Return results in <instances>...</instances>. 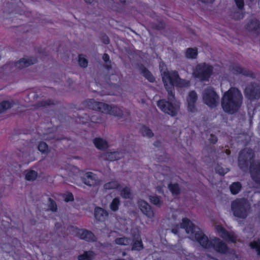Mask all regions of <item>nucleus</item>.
<instances>
[{
	"instance_id": "obj_1",
	"label": "nucleus",
	"mask_w": 260,
	"mask_h": 260,
	"mask_svg": "<svg viewBox=\"0 0 260 260\" xmlns=\"http://www.w3.org/2000/svg\"><path fill=\"white\" fill-rule=\"evenodd\" d=\"M168 218L173 221L181 219V226L185 228L186 232L190 234V238L197 241L205 248L219 253H225L228 252V247L224 242L216 237H213L209 240L208 237L199 229L195 228L189 219L184 217V213L181 210L175 209L170 211Z\"/></svg>"
},
{
	"instance_id": "obj_2",
	"label": "nucleus",
	"mask_w": 260,
	"mask_h": 260,
	"mask_svg": "<svg viewBox=\"0 0 260 260\" xmlns=\"http://www.w3.org/2000/svg\"><path fill=\"white\" fill-rule=\"evenodd\" d=\"M159 68L164 85L168 90L169 94L173 93L174 86L178 88H184L189 85V82L180 78L176 72H169L164 63H160Z\"/></svg>"
},
{
	"instance_id": "obj_3",
	"label": "nucleus",
	"mask_w": 260,
	"mask_h": 260,
	"mask_svg": "<svg viewBox=\"0 0 260 260\" xmlns=\"http://www.w3.org/2000/svg\"><path fill=\"white\" fill-rule=\"evenodd\" d=\"M84 104L89 109L98 110L103 114L113 116L117 119L124 118V114L123 111L116 105L98 102L92 99L85 101Z\"/></svg>"
},
{
	"instance_id": "obj_4",
	"label": "nucleus",
	"mask_w": 260,
	"mask_h": 260,
	"mask_svg": "<svg viewBox=\"0 0 260 260\" xmlns=\"http://www.w3.org/2000/svg\"><path fill=\"white\" fill-rule=\"evenodd\" d=\"M242 100V96L240 91L237 88H231L223 94L222 108L225 112L233 113L238 109Z\"/></svg>"
},
{
	"instance_id": "obj_5",
	"label": "nucleus",
	"mask_w": 260,
	"mask_h": 260,
	"mask_svg": "<svg viewBox=\"0 0 260 260\" xmlns=\"http://www.w3.org/2000/svg\"><path fill=\"white\" fill-rule=\"evenodd\" d=\"M169 95V101L160 100L157 102V106L164 113L171 116H175L179 110L180 104L175 100L173 93Z\"/></svg>"
},
{
	"instance_id": "obj_6",
	"label": "nucleus",
	"mask_w": 260,
	"mask_h": 260,
	"mask_svg": "<svg viewBox=\"0 0 260 260\" xmlns=\"http://www.w3.org/2000/svg\"><path fill=\"white\" fill-rule=\"evenodd\" d=\"M232 209L235 216L244 218L249 209V205L244 200H237L232 204Z\"/></svg>"
},
{
	"instance_id": "obj_7",
	"label": "nucleus",
	"mask_w": 260,
	"mask_h": 260,
	"mask_svg": "<svg viewBox=\"0 0 260 260\" xmlns=\"http://www.w3.org/2000/svg\"><path fill=\"white\" fill-rule=\"evenodd\" d=\"M213 68L208 64H200L196 67L192 72L195 78L201 80H207L213 74Z\"/></svg>"
},
{
	"instance_id": "obj_8",
	"label": "nucleus",
	"mask_w": 260,
	"mask_h": 260,
	"mask_svg": "<svg viewBox=\"0 0 260 260\" xmlns=\"http://www.w3.org/2000/svg\"><path fill=\"white\" fill-rule=\"evenodd\" d=\"M203 99L204 103L211 107L215 106L219 101L218 96L212 88H208L204 91Z\"/></svg>"
},
{
	"instance_id": "obj_9",
	"label": "nucleus",
	"mask_w": 260,
	"mask_h": 260,
	"mask_svg": "<svg viewBox=\"0 0 260 260\" xmlns=\"http://www.w3.org/2000/svg\"><path fill=\"white\" fill-rule=\"evenodd\" d=\"M215 229L216 233L222 238L230 242H236L237 240L236 236L234 234L227 232L221 225L216 224L215 226Z\"/></svg>"
},
{
	"instance_id": "obj_10",
	"label": "nucleus",
	"mask_w": 260,
	"mask_h": 260,
	"mask_svg": "<svg viewBox=\"0 0 260 260\" xmlns=\"http://www.w3.org/2000/svg\"><path fill=\"white\" fill-rule=\"evenodd\" d=\"M38 61V58L35 56H26L16 62L15 66L17 69H21L36 63Z\"/></svg>"
},
{
	"instance_id": "obj_11",
	"label": "nucleus",
	"mask_w": 260,
	"mask_h": 260,
	"mask_svg": "<svg viewBox=\"0 0 260 260\" xmlns=\"http://www.w3.org/2000/svg\"><path fill=\"white\" fill-rule=\"evenodd\" d=\"M197 99V95L195 92L191 91L188 93L186 98L187 107L188 112L192 113L196 111V103Z\"/></svg>"
},
{
	"instance_id": "obj_12",
	"label": "nucleus",
	"mask_w": 260,
	"mask_h": 260,
	"mask_svg": "<svg viewBox=\"0 0 260 260\" xmlns=\"http://www.w3.org/2000/svg\"><path fill=\"white\" fill-rule=\"evenodd\" d=\"M83 181L87 185L94 186L99 183L100 180L93 173L86 172L83 177Z\"/></svg>"
},
{
	"instance_id": "obj_13",
	"label": "nucleus",
	"mask_w": 260,
	"mask_h": 260,
	"mask_svg": "<svg viewBox=\"0 0 260 260\" xmlns=\"http://www.w3.org/2000/svg\"><path fill=\"white\" fill-rule=\"evenodd\" d=\"M138 205L141 211L148 218H151L154 216V212L150 206L143 200H139Z\"/></svg>"
},
{
	"instance_id": "obj_14",
	"label": "nucleus",
	"mask_w": 260,
	"mask_h": 260,
	"mask_svg": "<svg viewBox=\"0 0 260 260\" xmlns=\"http://www.w3.org/2000/svg\"><path fill=\"white\" fill-rule=\"evenodd\" d=\"M108 213L103 209L96 207L94 210V217L96 222H104L108 218Z\"/></svg>"
},
{
	"instance_id": "obj_15",
	"label": "nucleus",
	"mask_w": 260,
	"mask_h": 260,
	"mask_svg": "<svg viewBox=\"0 0 260 260\" xmlns=\"http://www.w3.org/2000/svg\"><path fill=\"white\" fill-rule=\"evenodd\" d=\"M77 234L80 238L88 241H94L96 240V237L93 234L87 230H79Z\"/></svg>"
},
{
	"instance_id": "obj_16",
	"label": "nucleus",
	"mask_w": 260,
	"mask_h": 260,
	"mask_svg": "<svg viewBox=\"0 0 260 260\" xmlns=\"http://www.w3.org/2000/svg\"><path fill=\"white\" fill-rule=\"evenodd\" d=\"M246 28L250 31L258 32L260 23L256 19H252L248 23Z\"/></svg>"
},
{
	"instance_id": "obj_17",
	"label": "nucleus",
	"mask_w": 260,
	"mask_h": 260,
	"mask_svg": "<svg viewBox=\"0 0 260 260\" xmlns=\"http://www.w3.org/2000/svg\"><path fill=\"white\" fill-rule=\"evenodd\" d=\"M168 188L173 196H178L181 191L179 184L176 182H171L168 184Z\"/></svg>"
},
{
	"instance_id": "obj_18",
	"label": "nucleus",
	"mask_w": 260,
	"mask_h": 260,
	"mask_svg": "<svg viewBox=\"0 0 260 260\" xmlns=\"http://www.w3.org/2000/svg\"><path fill=\"white\" fill-rule=\"evenodd\" d=\"M24 175L26 181H33L37 178L38 174L35 171L27 170L24 172Z\"/></svg>"
},
{
	"instance_id": "obj_19",
	"label": "nucleus",
	"mask_w": 260,
	"mask_h": 260,
	"mask_svg": "<svg viewBox=\"0 0 260 260\" xmlns=\"http://www.w3.org/2000/svg\"><path fill=\"white\" fill-rule=\"evenodd\" d=\"M93 143L95 146L99 149L103 150L107 148L108 146L106 140L100 138L94 139Z\"/></svg>"
},
{
	"instance_id": "obj_20",
	"label": "nucleus",
	"mask_w": 260,
	"mask_h": 260,
	"mask_svg": "<svg viewBox=\"0 0 260 260\" xmlns=\"http://www.w3.org/2000/svg\"><path fill=\"white\" fill-rule=\"evenodd\" d=\"M141 238L139 234L135 237V240L132 245L133 250H140L143 248Z\"/></svg>"
},
{
	"instance_id": "obj_21",
	"label": "nucleus",
	"mask_w": 260,
	"mask_h": 260,
	"mask_svg": "<svg viewBox=\"0 0 260 260\" xmlns=\"http://www.w3.org/2000/svg\"><path fill=\"white\" fill-rule=\"evenodd\" d=\"M118 190L120 192V195L123 198L129 199L132 197L131 191L127 187L120 186Z\"/></svg>"
},
{
	"instance_id": "obj_22",
	"label": "nucleus",
	"mask_w": 260,
	"mask_h": 260,
	"mask_svg": "<svg viewBox=\"0 0 260 260\" xmlns=\"http://www.w3.org/2000/svg\"><path fill=\"white\" fill-rule=\"evenodd\" d=\"M198 55V50L196 48H189L185 52V56L190 59L195 58Z\"/></svg>"
},
{
	"instance_id": "obj_23",
	"label": "nucleus",
	"mask_w": 260,
	"mask_h": 260,
	"mask_svg": "<svg viewBox=\"0 0 260 260\" xmlns=\"http://www.w3.org/2000/svg\"><path fill=\"white\" fill-rule=\"evenodd\" d=\"M38 149L42 154H47L50 151V148L45 142H40L38 146Z\"/></svg>"
},
{
	"instance_id": "obj_24",
	"label": "nucleus",
	"mask_w": 260,
	"mask_h": 260,
	"mask_svg": "<svg viewBox=\"0 0 260 260\" xmlns=\"http://www.w3.org/2000/svg\"><path fill=\"white\" fill-rule=\"evenodd\" d=\"M94 256V253L92 251H85L79 256V259L80 260H90L93 258Z\"/></svg>"
},
{
	"instance_id": "obj_25",
	"label": "nucleus",
	"mask_w": 260,
	"mask_h": 260,
	"mask_svg": "<svg viewBox=\"0 0 260 260\" xmlns=\"http://www.w3.org/2000/svg\"><path fill=\"white\" fill-rule=\"evenodd\" d=\"M114 242L115 244L118 245H127L130 243L131 240L127 238L122 237L117 238L115 239Z\"/></svg>"
},
{
	"instance_id": "obj_26",
	"label": "nucleus",
	"mask_w": 260,
	"mask_h": 260,
	"mask_svg": "<svg viewBox=\"0 0 260 260\" xmlns=\"http://www.w3.org/2000/svg\"><path fill=\"white\" fill-rule=\"evenodd\" d=\"M119 186L120 185L118 184V183L115 181L109 182L104 185V188L107 190L115 188L118 189Z\"/></svg>"
},
{
	"instance_id": "obj_27",
	"label": "nucleus",
	"mask_w": 260,
	"mask_h": 260,
	"mask_svg": "<svg viewBox=\"0 0 260 260\" xmlns=\"http://www.w3.org/2000/svg\"><path fill=\"white\" fill-rule=\"evenodd\" d=\"M149 200L151 203L156 206H160L162 204L161 199L156 196H150Z\"/></svg>"
},
{
	"instance_id": "obj_28",
	"label": "nucleus",
	"mask_w": 260,
	"mask_h": 260,
	"mask_svg": "<svg viewBox=\"0 0 260 260\" xmlns=\"http://www.w3.org/2000/svg\"><path fill=\"white\" fill-rule=\"evenodd\" d=\"M118 154L116 152H108L105 154V158L109 160H114L119 158Z\"/></svg>"
},
{
	"instance_id": "obj_29",
	"label": "nucleus",
	"mask_w": 260,
	"mask_h": 260,
	"mask_svg": "<svg viewBox=\"0 0 260 260\" xmlns=\"http://www.w3.org/2000/svg\"><path fill=\"white\" fill-rule=\"evenodd\" d=\"M231 191L233 194L237 193L241 189V185L239 183H234L230 187Z\"/></svg>"
},
{
	"instance_id": "obj_30",
	"label": "nucleus",
	"mask_w": 260,
	"mask_h": 260,
	"mask_svg": "<svg viewBox=\"0 0 260 260\" xmlns=\"http://www.w3.org/2000/svg\"><path fill=\"white\" fill-rule=\"evenodd\" d=\"M78 62L79 65L85 68L88 65V61L86 57L83 55H80L78 57Z\"/></svg>"
},
{
	"instance_id": "obj_31",
	"label": "nucleus",
	"mask_w": 260,
	"mask_h": 260,
	"mask_svg": "<svg viewBox=\"0 0 260 260\" xmlns=\"http://www.w3.org/2000/svg\"><path fill=\"white\" fill-rule=\"evenodd\" d=\"M119 204V200L118 198H115L110 204V208L112 210L115 211L118 210Z\"/></svg>"
},
{
	"instance_id": "obj_32",
	"label": "nucleus",
	"mask_w": 260,
	"mask_h": 260,
	"mask_svg": "<svg viewBox=\"0 0 260 260\" xmlns=\"http://www.w3.org/2000/svg\"><path fill=\"white\" fill-rule=\"evenodd\" d=\"M11 107V103L8 101H3L0 103V113L4 112Z\"/></svg>"
},
{
	"instance_id": "obj_33",
	"label": "nucleus",
	"mask_w": 260,
	"mask_h": 260,
	"mask_svg": "<svg viewBox=\"0 0 260 260\" xmlns=\"http://www.w3.org/2000/svg\"><path fill=\"white\" fill-rule=\"evenodd\" d=\"M141 133L144 136L150 138L153 136V134L151 131L146 127H143L141 129Z\"/></svg>"
},
{
	"instance_id": "obj_34",
	"label": "nucleus",
	"mask_w": 260,
	"mask_h": 260,
	"mask_svg": "<svg viewBox=\"0 0 260 260\" xmlns=\"http://www.w3.org/2000/svg\"><path fill=\"white\" fill-rule=\"evenodd\" d=\"M250 246L252 248L255 249L258 254L260 255V242L258 240L251 243Z\"/></svg>"
},
{
	"instance_id": "obj_35",
	"label": "nucleus",
	"mask_w": 260,
	"mask_h": 260,
	"mask_svg": "<svg viewBox=\"0 0 260 260\" xmlns=\"http://www.w3.org/2000/svg\"><path fill=\"white\" fill-rule=\"evenodd\" d=\"M144 76H145L149 81L153 82L154 78L152 75L147 70L144 69L142 71Z\"/></svg>"
},
{
	"instance_id": "obj_36",
	"label": "nucleus",
	"mask_w": 260,
	"mask_h": 260,
	"mask_svg": "<svg viewBox=\"0 0 260 260\" xmlns=\"http://www.w3.org/2000/svg\"><path fill=\"white\" fill-rule=\"evenodd\" d=\"M236 74H242L243 75H246V71H244L240 67H236V70L235 71Z\"/></svg>"
},
{
	"instance_id": "obj_37",
	"label": "nucleus",
	"mask_w": 260,
	"mask_h": 260,
	"mask_svg": "<svg viewBox=\"0 0 260 260\" xmlns=\"http://www.w3.org/2000/svg\"><path fill=\"white\" fill-rule=\"evenodd\" d=\"M235 1L239 8L241 9L243 7V0H235Z\"/></svg>"
},
{
	"instance_id": "obj_38",
	"label": "nucleus",
	"mask_w": 260,
	"mask_h": 260,
	"mask_svg": "<svg viewBox=\"0 0 260 260\" xmlns=\"http://www.w3.org/2000/svg\"><path fill=\"white\" fill-rule=\"evenodd\" d=\"M74 199L72 193H68L66 195L64 200L66 202H70L73 201Z\"/></svg>"
},
{
	"instance_id": "obj_39",
	"label": "nucleus",
	"mask_w": 260,
	"mask_h": 260,
	"mask_svg": "<svg viewBox=\"0 0 260 260\" xmlns=\"http://www.w3.org/2000/svg\"><path fill=\"white\" fill-rule=\"evenodd\" d=\"M165 185L163 184L162 185H158L156 186V189L159 192H162L164 190V188L165 187Z\"/></svg>"
},
{
	"instance_id": "obj_40",
	"label": "nucleus",
	"mask_w": 260,
	"mask_h": 260,
	"mask_svg": "<svg viewBox=\"0 0 260 260\" xmlns=\"http://www.w3.org/2000/svg\"><path fill=\"white\" fill-rule=\"evenodd\" d=\"M70 168L75 173H77L79 171V169L74 166H70Z\"/></svg>"
},
{
	"instance_id": "obj_41",
	"label": "nucleus",
	"mask_w": 260,
	"mask_h": 260,
	"mask_svg": "<svg viewBox=\"0 0 260 260\" xmlns=\"http://www.w3.org/2000/svg\"><path fill=\"white\" fill-rule=\"evenodd\" d=\"M103 59L105 61H108L109 59V57L107 54H104L103 56Z\"/></svg>"
},
{
	"instance_id": "obj_42",
	"label": "nucleus",
	"mask_w": 260,
	"mask_h": 260,
	"mask_svg": "<svg viewBox=\"0 0 260 260\" xmlns=\"http://www.w3.org/2000/svg\"><path fill=\"white\" fill-rule=\"evenodd\" d=\"M85 2L87 3H91L92 2L93 0H84Z\"/></svg>"
},
{
	"instance_id": "obj_43",
	"label": "nucleus",
	"mask_w": 260,
	"mask_h": 260,
	"mask_svg": "<svg viewBox=\"0 0 260 260\" xmlns=\"http://www.w3.org/2000/svg\"><path fill=\"white\" fill-rule=\"evenodd\" d=\"M216 141H217L216 138L215 137H214V138H213V140H212V142L213 143H214V142H215Z\"/></svg>"
},
{
	"instance_id": "obj_44",
	"label": "nucleus",
	"mask_w": 260,
	"mask_h": 260,
	"mask_svg": "<svg viewBox=\"0 0 260 260\" xmlns=\"http://www.w3.org/2000/svg\"><path fill=\"white\" fill-rule=\"evenodd\" d=\"M228 172V171H226V172H219V173L221 174H224L225 173H226V172Z\"/></svg>"
},
{
	"instance_id": "obj_45",
	"label": "nucleus",
	"mask_w": 260,
	"mask_h": 260,
	"mask_svg": "<svg viewBox=\"0 0 260 260\" xmlns=\"http://www.w3.org/2000/svg\"><path fill=\"white\" fill-rule=\"evenodd\" d=\"M245 93H246V94H248V93H248V89H246V90H245Z\"/></svg>"
},
{
	"instance_id": "obj_46",
	"label": "nucleus",
	"mask_w": 260,
	"mask_h": 260,
	"mask_svg": "<svg viewBox=\"0 0 260 260\" xmlns=\"http://www.w3.org/2000/svg\"><path fill=\"white\" fill-rule=\"evenodd\" d=\"M235 17H236V18H238V19H240V18H242V17H243V15H241V16H239V17H236V16H235Z\"/></svg>"
},
{
	"instance_id": "obj_47",
	"label": "nucleus",
	"mask_w": 260,
	"mask_h": 260,
	"mask_svg": "<svg viewBox=\"0 0 260 260\" xmlns=\"http://www.w3.org/2000/svg\"><path fill=\"white\" fill-rule=\"evenodd\" d=\"M120 1L121 2H122V3H125V2L127 1V0H120Z\"/></svg>"
},
{
	"instance_id": "obj_48",
	"label": "nucleus",
	"mask_w": 260,
	"mask_h": 260,
	"mask_svg": "<svg viewBox=\"0 0 260 260\" xmlns=\"http://www.w3.org/2000/svg\"><path fill=\"white\" fill-rule=\"evenodd\" d=\"M56 209V207H54L52 210H53V211H55Z\"/></svg>"
}]
</instances>
